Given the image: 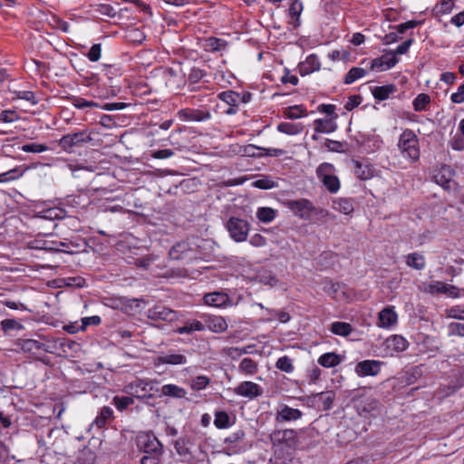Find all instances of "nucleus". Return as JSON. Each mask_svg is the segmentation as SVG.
<instances>
[{"label": "nucleus", "mask_w": 464, "mask_h": 464, "mask_svg": "<svg viewBox=\"0 0 464 464\" xmlns=\"http://www.w3.org/2000/svg\"><path fill=\"white\" fill-rule=\"evenodd\" d=\"M397 147L401 156L411 163L420 159L419 138L412 130H404L399 137Z\"/></svg>", "instance_id": "nucleus-1"}, {"label": "nucleus", "mask_w": 464, "mask_h": 464, "mask_svg": "<svg viewBox=\"0 0 464 464\" xmlns=\"http://www.w3.org/2000/svg\"><path fill=\"white\" fill-rule=\"evenodd\" d=\"M139 450L145 454H163V445L151 431L141 432L136 438Z\"/></svg>", "instance_id": "nucleus-2"}, {"label": "nucleus", "mask_w": 464, "mask_h": 464, "mask_svg": "<svg viewBox=\"0 0 464 464\" xmlns=\"http://www.w3.org/2000/svg\"><path fill=\"white\" fill-rule=\"evenodd\" d=\"M155 382L143 379H136L125 386V392L138 399L152 398L155 392Z\"/></svg>", "instance_id": "nucleus-3"}, {"label": "nucleus", "mask_w": 464, "mask_h": 464, "mask_svg": "<svg viewBox=\"0 0 464 464\" xmlns=\"http://www.w3.org/2000/svg\"><path fill=\"white\" fill-rule=\"evenodd\" d=\"M334 170V168L330 163H322L316 169L318 179L331 193H336L340 188V180L333 174Z\"/></svg>", "instance_id": "nucleus-4"}, {"label": "nucleus", "mask_w": 464, "mask_h": 464, "mask_svg": "<svg viewBox=\"0 0 464 464\" xmlns=\"http://www.w3.org/2000/svg\"><path fill=\"white\" fill-rule=\"evenodd\" d=\"M227 229L236 242H244L247 238L249 224L245 219L232 217L227 222Z\"/></svg>", "instance_id": "nucleus-5"}, {"label": "nucleus", "mask_w": 464, "mask_h": 464, "mask_svg": "<svg viewBox=\"0 0 464 464\" xmlns=\"http://www.w3.org/2000/svg\"><path fill=\"white\" fill-rule=\"evenodd\" d=\"M173 260L192 261L198 258V251L194 245L189 242L182 241L174 245L169 253Z\"/></svg>", "instance_id": "nucleus-6"}, {"label": "nucleus", "mask_w": 464, "mask_h": 464, "mask_svg": "<svg viewBox=\"0 0 464 464\" xmlns=\"http://www.w3.org/2000/svg\"><path fill=\"white\" fill-rule=\"evenodd\" d=\"M353 401L357 413L362 417H375L379 413V401L372 396H361Z\"/></svg>", "instance_id": "nucleus-7"}, {"label": "nucleus", "mask_w": 464, "mask_h": 464, "mask_svg": "<svg viewBox=\"0 0 464 464\" xmlns=\"http://www.w3.org/2000/svg\"><path fill=\"white\" fill-rule=\"evenodd\" d=\"M92 140L91 134L87 130H81L63 135L59 140V145L64 150L71 151L73 147L90 142Z\"/></svg>", "instance_id": "nucleus-8"}, {"label": "nucleus", "mask_w": 464, "mask_h": 464, "mask_svg": "<svg viewBox=\"0 0 464 464\" xmlns=\"http://www.w3.org/2000/svg\"><path fill=\"white\" fill-rule=\"evenodd\" d=\"M287 207L295 216L304 220H309L312 212L314 210L312 202L305 198L290 200L287 202Z\"/></svg>", "instance_id": "nucleus-9"}, {"label": "nucleus", "mask_w": 464, "mask_h": 464, "mask_svg": "<svg viewBox=\"0 0 464 464\" xmlns=\"http://www.w3.org/2000/svg\"><path fill=\"white\" fill-rule=\"evenodd\" d=\"M237 395L247 398L249 400L256 399L263 394V388L253 382H242L235 389Z\"/></svg>", "instance_id": "nucleus-10"}, {"label": "nucleus", "mask_w": 464, "mask_h": 464, "mask_svg": "<svg viewBox=\"0 0 464 464\" xmlns=\"http://www.w3.org/2000/svg\"><path fill=\"white\" fill-rule=\"evenodd\" d=\"M147 316L153 321L172 322L177 319V313L163 304H156L148 310Z\"/></svg>", "instance_id": "nucleus-11"}, {"label": "nucleus", "mask_w": 464, "mask_h": 464, "mask_svg": "<svg viewBox=\"0 0 464 464\" xmlns=\"http://www.w3.org/2000/svg\"><path fill=\"white\" fill-rule=\"evenodd\" d=\"M425 291L430 294H444L452 298L459 296V291L455 285H448L441 281H432L426 285Z\"/></svg>", "instance_id": "nucleus-12"}, {"label": "nucleus", "mask_w": 464, "mask_h": 464, "mask_svg": "<svg viewBox=\"0 0 464 464\" xmlns=\"http://www.w3.org/2000/svg\"><path fill=\"white\" fill-rule=\"evenodd\" d=\"M383 362L376 360H364L358 362L355 366V372L360 377L376 376Z\"/></svg>", "instance_id": "nucleus-13"}, {"label": "nucleus", "mask_w": 464, "mask_h": 464, "mask_svg": "<svg viewBox=\"0 0 464 464\" xmlns=\"http://www.w3.org/2000/svg\"><path fill=\"white\" fill-rule=\"evenodd\" d=\"M383 344L387 354L392 356L394 353L405 351L409 342L402 335L393 334L388 337Z\"/></svg>", "instance_id": "nucleus-14"}, {"label": "nucleus", "mask_w": 464, "mask_h": 464, "mask_svg": "<svg viewBox=\"0 0 464 464\" xmlns=\"http://www.w3.org/2000/svg\"><path fill=\"white\" fill-rule=\"evenodd\" d=\"M398 323V314L394 311V307H384L378 314L377 326L380 328L390 329L395 326Z\"/></svg>", "instance_id": "nucleus-15"}, {"label": "nucleus", "mask_w": 464, "mask_h": 464, "mask_svg": "<svg viewBox=\"0 0 464 464\" xmlns=\"http://www.w3.org/2000/svg\"><path fill=\"white\" fill-rule=\"evenodd\" d=\"M178 117L187 121H205L211 118V114L207 110L198 109H181L178 111Z\"/></svg>", "instance_id": "nucleus-16"}, {"label": "nucleus", "mask_w": 464, "mask_h": 464, "mask_svg": "<svg viewBox=\"0 0 464 464\" xmlns=\"http://www.w3.org/2000/svg\"><path fill=\"white\" fill-rule=\"evenodd\" d=\"M335 400V393L333 391H327L313 394L311 401L322 411L332 409Z\"/></svg>", "instance_id": "nucleus-17"}, {"label": "nucleus", "mask_w": 464, "mask_h": 464, "mask_svg": "<svg viewBox=\"0 0 464 464\" xmlns=\"http://www.w3.org/2000/svg\"><path fill=\"white\" fill-rule=\"evenodd\" d=\"M204 302L208 305L218 308L233 305L229 296L223 292H213L206 294L204 295Z\"/></svg>", "instance_id": "nucleus-18"}, {"label": "nucleus", "mask_w": 464, "mask_h": 464, "mask_svg": "<svg viewBox=\"0 0 464 464\" xmlns=\"http://www.w3.org/2000/svg\"><path fill=\"white\" fill-rule=\"evenodd\" d=\"M399 62L398 58L392 53H386L381 57L375 58L371 62V70L383 72L392 68Z\"/></svg>", "instance_id": "nucleus-19"}, {"label": "nucleus", "mask_w": 464, "mask_h": 464, "mask_svg": "<svg viewBox=\"0 0 464 464\" xmlns=\"http://www.w3.org/2000/svg\"><path fill=\"white\" fill-rule=\"evenodd\" d=\"M435 182L444 188L445 189H450L452 180V171L450 166L443 165L434 175Z\"/></svg>", "instance_id": "nucleus-20"}, {"label": "nucleus", "mask_w": 464, "mask_h": 464, "mask_svg": "<svg viewBox=\"0 0 464 464\" xmlns=\"http://www.w3.org/2000/svg\"><path fill=\"white\" fill-rule=\"evenodd\" d=\"M190 446L191 441L188 437H180L174 443L175 450L183 459V461H188L192 459Z\"/></svg>", "instance_id": "nucleus-21"}, {"label": "nucleus", "mask_w": 464, "mask_h": 464, "mask_svg": "<svg viewBox=\"0 0 464 464\" xmlns=\"http://www.w3.org/2000/svg\"><path fill=\"white\" fill-rule=\"evenodd\" d=\"M321 63L316 54H310L306 60L298 66L301 75H307L315 71H319Z\"/></svg>", "instance_id": "nucleus-22"}, {"label": "nucleus", "mask_w": 464, "mask_h": 464, "mask_svg": "<svg viewBox=\"0 0 464 464\" xmlns=\"http://www.w3.org/2000/svg\"><path fill=\"white\" fill-rule=\"evenodd\" d=\"M302 415V411L298 409L283 405L280 410L277 411L276 419L277 421H290L300 419Z\"/></svg>", "instance_id": "nucleus-23"}, {"label": "nucleus", "mask_w": 464, "mask_h": 464, "mask_svg": "<svg viewBox=\"0 0 464 464\" xmlns=\"http://www.w3.org/2000/svg\"><path fill=\"white\" fill-rule=\"evenodd\" d=\"M206 327L214 333H223L227 329V324L222 316L209 315L206 320Z\"/></svg>", "instance_id": "nucleus-24"}, {"label": "nucleus", "mask_w": 464, "mask_h": 464, "mask_svg": "<svg viewBox=\"0 0 464 464\" xmlns=\"http://www.w3.org/2000/svg\"><path fill=\"white\" fill-rule=\"evenodd\" d=\"M303 3L298 0H295L288 10V14L290 16L289 24L294 28H297L300 25V15L303 11Z\"/></svg>", "instance_id": "nucleus-25"}, {"label": "nucleus", "mask_w": 464, "mask_h": 464, "mask_svg": "<svg viewBox=\"0 0 464 464\" xmlns=\"http://www.w3.org/2000/svg\"><path fill=\"white\" fill-rule=\"evenodd\" d=\"M227 47V42L221 38L208 37L205 40L204 49L207 52H221Z\"/></svg>", "instance_id": "nucleus-26"}, {"label": "nucleus", "mask_w": 464, "mask_h": 464, "mask_svg": "<svg viewBox=\"0 0 464 464\" xmlns=\"http://www.w3.org/2000/svg\"><path fill=\"white\" fill-rule=\"evenodd\" d=\"M314 125L316 133H331L337 128L335 121L331 119H317L314 121Z\"/></svg>", "instance_id": "nucleus-27"}, {"label": "nucleus", "mask_w": 464, "mask_h": 464, "mask_svg": "<svg viewBox=\"0 0 464 464\" xmlns=\"http://www.w3.org/2000/svg\"><path fill=\"white\" fill-rule=\"evenodd\" d=\"M397 91L394 84H387L382 86H376L372 90V94L374 99L379 101L387 100L391 94H393Z\"/></svg>", "instance_id": "nucleus-28"}, {"label": "nucleus", "mask_w": 464, "mask_h": 464, "mask_svg": "<svg viewBox=\"0 0 464 464\" xmlns=\"http://www.w3.org/2000/svg\"><path fill=\"white\" fill-rule=\"evenodd\" d=\"M113 419V411L109 406H104L101 409L98 416L95 418V420L92 422V426H96L98 429H102L105 427L108 420H111Z\"/></svg>", "instance_id": "nucleus-29"}, {"label": "nucleus", "mask_w": 464, "mask_h": 464, "mask_svg": "<svg viewBox=\"0 0 464 464\" xmlns=\"http://www.w3.org/2000/svg\"><path fill=\"white\" fill-rule=\"evenodd\" d=\"M235 422V420L230 417V415L224 411H218L215 412L214 425L219 429H227L232 426Z\"/></svg>", "instance_id": "nucleus-30"}, {"label": "nucleus", "mask_w": 464, "mask_h": 464, "mask_svg": "<svg viewBox=\"0 0 464 464\" xmlns=\"http://www.w3.org/2000/svg\"><path fill=\"white\" fill-rule=\"evenodd\" d=\"M406 265L416 270H422L426 266V260L422 254L413 252L406 256Z\"/></svg>", "instance_id": "nucleus-31"}, {"label": "nucleus", "mask_w": 464, "mask_h": 464, "mask_svg": "<svg viewBox=\"0 0 464 464\" xmlns=\"http://www.w3.org/2000/svg\"><path fill=\"white\" fill-rule=\"evenodd\" d=\"M161 395L176 399H183L186 397L187 392L184 388L176 384H165L161 387Z\"/></svg>", "instance_id": "nucleus-32"}, {"label": "nucleus", "mask_w": 464, "mask_h": 464, "mask_svg": "<svg viewBox=\"0 0 464 464\" xmlns=\"http://www.w3.org/2000/svg\"><path fill=\"white\" fill-rule=\"evenodd\" d=\"M333 208L334 209L344 215H349L353 211V204L352 199L345 198H337L334 199Z\"/></svg>", "instance_id": "nucleus-33"}, {"label": "nucleus", "mask_w": 464, "mask_h": 464, "mask_svg": "<svg viewBox=\"0 0 464 464\" xmlns=\"http://www.w3.org/2000/svg\"><path fill=\"white\" fill-rule=\"evenodd\" d=\"M205 330V325L198 320H188L184 325L179 327L176 332L179 334H189L193 332H201Z\"/></svg>", "instance_id": "nucleus-34"}, {"label": "nucleus", "mask_w": 464, "mask_h": 464, "mask_svg": "<svg viewBox=\"0 0 464 464\" xmlns=\"http://www.w3.org/2000/svg\"><path fill=\"white\" fill-rule=\"evenodd\" d=\"M158 362L162 364L179 365L187 363V358L179 353H168L159 356Z\"/></svg>", "instance_id": "nucleus-35"}, {"label": "nucleus", "mask_w": 464, "mask_h": 464, "mask_svg": "<svg viewBox=\"0 0 464 464\" xmlns=\"http://www.w3.org/2000/svg\"><path fill=\"white\" fill-rule=\"evenodd\" d=\"M354 173L362 180H367L373 177V169L368 164H362L357 160L354 161Z\"/></svg>", "instance_id": "nucleus-36"}, {"label": "nucleus", "mask_w": 464, "mask_h": 464, "mask_svg": "<svg viewBox=\"0 0 464 464\" xmlns=\"http://www.w3.org/2000/svg\"><path fill=\"white\" fill-rule=\"evenodd\" d=\"M304 126L301 123L281 122L277 125L279 132L287 135H297L303 131Z\"/></svg>", "instance_id": "nucleus-37"}, {"label": "nucleus", "mask_w": 464, "mask_h": 464, "mask_svg": "<svg viewBox=\"0 0 464 464\" xmlns=\"http://www.w3.org/2000/svg\"><path fill=\"white\" fill-rule=\"evenodd\" d=\"M340 362V356L334 353H326L318 358V363L325 368L337 366Z\"/></svg>", "instance_id": "nucleus-38"}, {"label": "nucleus", "mask_w": 464, "mask_h": 464, "mask_svg": "<svg viewBox=\"0 0 464 464\" xmlns=\"http://www.w3.org/2000/svg\"><path fill=\"white\" fill-rule=\"evenodd\" d=\"M218 98L232 107H237L242 101L240 94L233 91L222 92L218 94Z\"/></svg>", "instance_id": "nucleus-39"}, {"label": "nucleus", "mask_w": 464, "mask_h": 464, "mask_svg": "<svg viewBox=\"0 0 464 464\" xmlns=\"http://www.w3.org/2000/svg\"><path fill=\"white\" fill-rule=\"evenodd\" d=\"M276 217V210L272 208L263 207L256 211V218L263 223L272 222Z\"/></svg>", "instance_id": "nucleus-40"}, {"label": "nucleus", "mask_w": 464, "mask_h": 464, "mask_svg": "<svg viewBox=\"0 0 464 464\" xmlns=\"http://www.w3.org/2000/svg\"><path fill=\"white\" fill-rule=\"evenodd\" d=\"M353 331L350 324L345 322H334L331 325V332L336 335L348 336Z\"/></svg>", "instance_id": "nucleus-41"}, {"label": "nucleus", "mask_w": 464, "mask_h": 464, "mask_svg": "<svg viewBox=\"0 0 464 464\" xmlns=\"http://www.w3.org/2000/svg\"><path fill=\"white\" fill-rule=\"evenodd\" d=\"M367 74V71L361 67H353L346 73L344 78L345 84H352L355 81L363 78Z\"/></svg>", "instance_id": "nucleus-42"}, {"label": "nucleus", "mask_w": 464, "mask_h": 464, "mask_svg": "<svg viewBox=\"0 0 464 464\" xmlns=\"http://www.w3.org/2000/svg\"><path fill=\"white\" fill-rule=\"evenodd\" d=\"M276 367L278 370L285 372L286 373H291L295 370V367L293 364V360L286 355L282 356L277 359V361L276 362Z\"/></svg>", "instance_id": "nucleus-43"}, {"label": "nucleus", "mask_w": 464, "mask_h": 464, "mask_svg": "<svg viewBox=\"0 0 464 464\" xmlns=\"http://www.w3.org/2000/svg\"><path fill=\"white\" fill-rule=\"evenodd\" d=\"M239 371L246 374H255L257 372V363L251 358H244L239 363Z\"/></svg>", "instance_id": "nucleus-44"}, {"label": "nucleus", "mask_w": 464, "mask_h": 464, "mask_svg": "<svg viewBox=\"0 0 464 464\" xmlns=\"http://www.w3.org/2000/svg\"><path fill=\"white\" fill-rule=\"evenodd\" d=\"M285 115L288 119H299L306 116V111L303 106L295 105L285 109Z\"/></svg>", "instance_id": "nucleus-45"}, {"label": "nucleus", "mask_w": 464, "mask_h": 464, "mask_svg": "<svg viewBox=\"0 0 464 464\" xmlns=\"http://www.w3.org/2000/svg\"><path fill=\"white\" fill-rule=\"evenodd\" d=\"M72 104L80 110H83L85 108H98L100 105L92 101H87L82 97L74 96L72 98Z\"/></svg>", "instance_id": "nucleus-46"}, {"label": "nucleus", "mask_w": 464, "mask_h": 464, "mask_svg": "<svg viewBox=\"0 0 464 464\" xmlns=\"http://www.w3.org/2000/svg\"><path fill=\"white\" fill-rule=\"evenodd\" d=\"M453 0H442L438 3L434 8L437 14H448L454 9Z\"/></svg>", "instance_id": "nucleus-47"}, {"label": "nucleus", "mask_w": 464, "mask_h": 464, "mask_svg": "<svg viewBox=\"0 0 464 464\" xmlns=\"http://www.w3.org/2000/svg\"><path fill=\"white\" fill-rule=\"evenodd\" d=\"M430 102V97L426 93H420L413 101V108L416 111H424Z\"/></svg>", "instance_id": "nucleus-48"}, {"label": "nucleus", "mask_w": 464, "mask_h": 464, "mask_svg": "<svg viewBox=\"0 0 464 464\" xmlns=\"http://www.w3.org/2000/svg\"><path fill=\"white\" fill-rule=\"evenodd\" d=\"M209 383V379L205 375L197 376L190 381V387L194 391L205 389Z\"/></svg>", "instance_id": "nucleus-49"}, {"label": "nucleus", "mask_w": 464, "mask_h": 464, "mask_svg": "<svg viewBox=\"0 0 464 464\" xmlns=\"http://www.w3.org/2000/svg\"><path fill=\"white\" fill-rule=\"evenodd\" d=\"M294 436L293 430H277L271 434V440L276 443L286 440Z\"/></svg>", "instance_id": "nucleus-50"}, {"label": "nucleus", "mask_w": 464, "mask_h": 464, "mask_svg": "<svg viewBox=\"0 0 464 464\" xmlns=\"http://www.w3.org/2000/svg\"><path fill=\"white\" fill-rule=\"evenodd\" d=\"M48 150V147L44 144L40 143H29L24 144L21 147V150L24 152L30 153H42Z\"/></svg>", "instance_id": "nucleus-51"}, {"label": "nucleus", "mask_w": 464, "mask_h": 464, "mask_svg": "<svg viewBox=\"0 0 464 464\" xmlns=\"http://www.w3.org/2000/svg\"><path fill=\"white\" fill-rule=\"evenodd\" d=\"M252 185L253 187L260 189H270L276 187V182L268 177H263L259 179H256L252 183Z\"/></svg>", "instance_id": "nucleus-52"}, {"label": "nucleus", "mask_w": 464, "mask_h": 464, "mask_svg": "<svg viewBox=\"0 0 464 464\" xmlns=\"http://www.w3.org/2000/svg\"><path fill=\"white\" fill-rule=\"evenodd\" d=\"M19 120V115L15 111L5 110L0 112V122L12 123Z\"/></svg>", "instance_id": "nucleus-53"}, {"label": "nucleus", "mask_w": 464, "mask_h": 464, "mask_svg": "<svg viewBox=\"0 0 464 464\" xmlns=\"http://www.w3.org/2000/svg\"><path fill=\"white\" fill-rule=\"evenodd\" d=\"M113 402H114L115 407L118 410L123 411L128 406L133 404L134 400L132 399V397H129V396H123V397L115 396L113 398Z\"/></svg>", "instance_id": "nucleus-54"}, {"label": "nucleus", "mask_w": 464, "mask_h": 464, "mask_svg": "<svg viewBox=\"0 0 464 464\" xmlns=\"http://www.w3.org/2000/svg\"><path fill=\"white\" fill-rule=\"evenodd\" d=\"M206 75L207 73L203 70L193 67L188 73V81L189 83L195 84L203 79Z\"/></svg>", "instance_id": "nucleus-55"}, {"label": "nucleus", "mask_w": 464, "mask_h": 464, "mask_svg": "<svg viewBox=\"0 0 464 464\" xmlns=\"http://www.w3.org/2000/svg\"><path fill=\"white\" fill-rule=\"evenodd\" d=\"M446 316L457 320H464V308L459 305L452 306L446 310Z\"/></svg>", "instance_id": "nucleus-56"}, {"label": "nucleus", "mask_w": 464, "mask_h": 464, "mask_svg": "<svg viewBox=\"0 0 464 464\" xmlns=\"http://www.w3.org/2000/svg\"><path fill=\"white\" fill-rule=\"evenodd\" d=\"M22 348L25 352L38 351L44 348V343L36 340L27 339L24 341Z\"/></svg>", "instance_id": "nucleus-57"}, {"label": "nucleus", "mask_w": 464, "mask_h": 464, "mask_svg": "<svg viewBox=\"0 0 464 464\" xmlns=\"http://www.w3.org/2000/svg\"><path fill=\"white\" fill-rule=\"evenodd\" d=\"M155 260H156V256H148L138 259L136 261V265L138 267H142V268L150 270L151 273H155V271L151 267V265Z\"/></svg>", "instance_id": "nucleus-58"}, {"label": "nucleus", "mask_w": 464, "mask_h": 464, "mask_svg": "<svg viewBox=\"0 0 464 464\" xmlns=\"http://www.w3.org/2000/svg\"><path fill=\"white\" fill-rule=\"evenodd\" d=\"M450 145L454 150H464V135L455 134L450 141Z\"/></svg>", "instance_id": "nucleus-59"}, {"label": "nucleus", "mask_w": 464, "mask_h": 464, "mask_svg": "<svg viewBox=\"0 0 464 464\" xmlns=\"http://www.w3.org/2000/svg\"><path fill=\"white\" fill-rule=\"evenodd\" d=\"M14 93L15 95V98H17V99L25 100V101L31 102L32 104H36L37 103V101L35 99V95H34V93L33 92H29V91H16Z\"/></svg>", "instance_id": "nucleus-60"}, {"label": "nucleus", "mask_w": 464, "mask_h": 464, "mask_svg": "<svg viewBox=\"0 0 464 464\" xmlns=\"http://www.w3.org/2000/svg\"><path fill=\"white\" fill-rule=\"evenodd\" d=\"M450 335L464 337V324L462 323H450L449 324Z\"/></svg>", "instance_id": "nucleus-61"}, {"label": "nucleus", "mask_w": 464, "mask_h": 464, "mask_svg": "<svg viewBox=\"0 0 464 464\" xmlns=\"http://www.w3.org/2000/svg\"><path fill=\"white\" fill-rule=\"evenodd\" d=\"M102 55V46L100 44H93L87 53V57L92 62H97Z\"/></svg>", "instance_id": "nucleus-62"}, {"label": "nucleus", "mask_w": 464, "mask_h": 464, "mask_svg": "<svg viewBox=\"0 0 464 464\" xmlns=\"http://www.w3.org/2000/svg\"><path fill=\"white\" fill-rule=\"evenodd\" d=\"M96 12L102 15H106L108 17H114L116 12L114 8L108 4H102L97 6Z\"/></svg>", "instance_id": "nucleus-63"}, {"label": "nucleus", "mask_w": 464, "mask_h": 464, "mask_svg": "<svg viewBox=\"0 0 464 464\" xmlns=\"http://www.w3.org/2000/svg\"><path fill=\"white\" fill-rule=\"evenodd\" d=\"M162 455L158 454H145L140 459V464H160Z\"/></svg>", "instance_id": "nucleus-64"}]
</instances>
